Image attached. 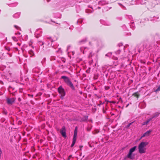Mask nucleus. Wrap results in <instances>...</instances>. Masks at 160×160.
Listing matches in <instances>:
<instances>
[{"mask_svg":"<svg viewBox=\"0 0 160 160\" xmlns=\"http://www.w3.org/2000/svg\"><path fill=\"white\" fill-rule=\"evenodd\" d=\"M47 39L49 40L51 42V44L50 46L52 47H54L55 45H57L56 44H52V43L55 42L57 40V38H54L52 37H47Z\"/></svg>","mask_w":160,"mask_h":160,"instance_id":"39448f33","label":"nucleus"},{"mask_svg":"<svg viewBox=\"0 0 160 160\" xmlns=\"http://www.w3.org/2000/svg\"><path fill=\"white\" fill-rule=\"evenodd\" d=\"M136 148H137V146H134L133 148H131L129 150V151L132 152H133L135 150Z\"/></svg>","mask_w":160,"mask_h":160,"instance_id":"ddd939ff","label":"nucleus"},{"mask_svg":"<svg viewBox=\"0 0 160 160\" xmlns=\"http://www.w3.org/2000/svg\"><path fill=\"white\" fill-rule=\"evenodd\" d=\"M12 38V39L15 42H17L18 41V39L15 37H13Z\"/></svg>","mask_w":160,"mask_h":160,"instance_id":"f3484780","label":"nucleus"},{"mask_svg":"<svg viewBox=\"0 0 160 160\" xmlns=\"http://www.w3.org/2000/svg\"><path fill=\"white\" fill-rule=\"evenodd\" d=\"M14 27L18 30H21L20 28L17 25H14Z\"/></svg>","mask_w":160,"mask_h":160,"instance_id":"a211bd4d","label":"nucleus"},{"mask_svg":"<svg viewBox=\"0 0 160 160\" xmlns=\"http://www.w3.org/2000/svg\"><path fill=\"white\" fill-rule=\"evenodd\" d=\"M122 43H119L118 44V46L119 47H120V46H122Z\"/></svg>","mask_w":160,"mask_h":160,"instance_id":"bb28decb","label":"nucleus"},{"mask_svg":"<svg viewBox=\"0 0 160 160\" xmlns=\"http://www.w3.org/2000/svg\"><path fill=\"white\" fill-rule=\"evenodd\" d=\"M92 56V52H91L89 53V54L88 56V58H90Z\"/></svg>","mask_w":160,"mask_h":160,"instance_id":"4be33fe9","label":"nucleus"},{"mask_svg":"<svg viewBox=\"0 0 160 160\" xmlns=\"http://www.w3.org/2000/svg\"><path fill=\"white\" fill-rule=\"evenodd\" d=\"M105 101H106V100H105ZM107 101L108 102H110V101H109L108 100H107Z\"/></svg>","mask_w":160,"mask_h":160,"instance_id":"a19ab883","label":"nucleus"},{"mask_svg":"<svg viewBox=\"0 0 160 160\" xmlns=\"http://www.w3.org/2000/svg\"><path fill=\"white\" fill-rule=\"evenodd\" d=\"M15 49H16V50H18V48H15Z\"/></svg>","mask_w":160,"mask_h":160,"instance_id":"4c0bfd02","label":"nucleus"},{"mask_svg":"<svg viewBox=\"0 0 160 160\" xmlns=\"http://www.w3.org/2000/svg\"><path fill=\"white\" fill-rule=\"evenodd\" d=\"M33 95H32L31 97H33Z\"/></svg>","mask_w":160,"mask_h":160,"instance_id":"3c124183","label":"nucleus"},{"mask_svg":"<svg viewBox=\"0 0 160 160\" xmlns=\"http://www.w3.org/2000/svg\"><path fill=\"white\" fill-rule=\"evenodd\" d=\"M58 91L59 93L61 95L60 98L62 99L66 94V93L64 89L61 86L58 89Z\"/></svg>","mask_w":160,"mask_h":160,"instance_id":"7ed1b4c3","label":"nucleus"},{"mask_svg":"<svg viewBox=\"0 0 160 160\" xmlns=\"http://www.w3.org/2000/svg\"><path fill=\"white\" fill-rule=\"evenodd\" d=\"M61 79H63L64 82L72 90H75V87L69 77L65 76H62L61 77Z\"/></svg>","mask_w":160,"mask_h":160,"instance_id":"f257e3e1","label":"nucleus"},{"mask_svg":"<svg viewBox=\"0 0 160 160\" xmlns=\"http://www.w3.org/2000/svg\"><path fill=\"white\" fill-rule=\"evenodd\" d=\"M29 52L30 54L33 56L34 54V53L33 52V51L32 50H30L29 51Z\"/></svg>","mask_w":160,"mask_h":160,"instance_id":"2eb2a0df","label":"nucleus"},{"mask_svg":"<svg viewBox=\"0 0 160 160\" xmlns=\"http://www.w3.org/2000/svg\"><path fill=\"white\" fill-rule=\"evenodd\" d=\"M152 131V130H149L148 131H147L142 136L141 138L145 136H149L150 135Z\"/></svg>","mask_w":160,"mask_h":160,"instance_id":"1a4fd4ad","label":"nucleus"},{"mask_svg":"<svg viewBox=\"0 0 160 160\" xmlns=\"http://www.w3.org/2000/svg\"><path fill=\"white\" fill-rule=\"evenodd\" d=\"M15 99L14 98H8L7 99V103L8 104L11 105L14 102Z\"/></svg>","mask_w":160,"mask_h":160,"instance_id":"6e6552de","label":"nucleus"},{"mask_svg":"<svg viewBox=\"0 0 160 160\" xmlns=\"http://www.w3.org/2000/svg\"><path fill=\"white\" fill-rule=\"evenodd\" d=\"M159 113L158 112H156L154 114V115L152 116L151 118L152 119L153 118H155V117L158 116Z\"/></svg>","mask_w":160,"mask_h":160,"instance_id":"4468645a","label":"nucleus"},{"mask_svg":"<svg viewBox=\"0 0 160 160\" xmlns=\"http://www.w3.org/2000/svg\"><path fill=\"white\" fill-rule=\"evenodd\" d=\"M134 122H133L131 123H129L128 124L130 125V126L132 125V123H133Z\"/></svg>","mask_w":160,"mask_h":160,"instance_id":"7c9ffc66","label":"nucleus"},{"mask_svg":"<svg viewBox=\"0 0 160 160\" xmlns=\"http://www.w3.org/2000/svg\"><path fill=\"white\" fill-rule=\"evenodd\" d=\"M156 34L157 36H159V34L158 33H156Z\"/></svg>","mask_w":160,"mask_h":160,"instance_id":"e433bc0d","label":"nucleus"},{"mask_svg":"<svg viewBox=\"0 0 160 160\" xmlns=\"http://www.w3.org/2000/svg\"><path fill=\"white\" fill-rule=\"evenodd\" d=\"M160 91V86L155 90V92H157Z\"/></svg>","mask_w":160,"mask_h":160,"instance_id":"412c9836","label":"nucleus"},{"mask_svg":"<svg viewBox=\"0 0 160 160\" xmlns=\"http://www.w3.org/2000/svg\"><path fill=\"white\" fill-rule=\"evenodd\" d=\"M40 42L42 43L41 44H40L41 45H42L44 44V43L43 42Z\"/></svg>","mask_w":160,"mask_h":160,"instance_id":"2f4dec72","label":"nucleus"},{"mask_svg":"<svg viewBox=\"0 0 160 160\" xmlns=\"http://www.w3.org/2000/svg\"><path fill=\"white\" fill-rule=\"evenodd\" d=\"M129 104H128L127 106H126V107H127L128 106Z\"/></svg>","mask_w":160,"mask_h":160,"instance_id":"c03bdc74","label":"nucleus"},{"mask_svg":"<svg viewBox=\"0 0 160 160\" xmlns=\"http://www.w3.org/2000/svg\"><path fill=\"white\" fill-rule=\"evenodd\" d=\"M51 22H53L54 23H56L57 24H59V25H60V23H57V22H56L54 21H53L52 20H51Z\"/></svg>","mask_w":160,"mask_h":160,"instance_id":"b1692460","label":"nucleus"},{"mask_svg":"<svg viewBox=\"0 0 160 160\" xmlns=\"http://www.w3.org/2000/svg\"><path fill=\"white\" fill-rule=\"evenodd\" d=\"M106 56H108V54H106Z\"/></svg>","mask_w":160,"mask_h":160,"instance_id":"37998d69","label":"nucleus"},{"mask_svg":"<svg viewBox=\"0 0 160 160\" xmlns=\"http://www.w3.org/2000/svg\"><path fill=\"white\" fill-rule=\"evenodd\" d=\"M103 112L104 113H105V111H104V108H103Z\"/></svg>","mask_w":160,"mask_h":160,"instance_id":"f704fd0d","label":"nucleus"},{"mask_svg":"<svg viewBox=\"0 0 160 160\" xmlns=\"http://www.w3.org/2000/svg\"><path fill=\"white\" fill-rule=\"evenodd\" d=\"M118 58L117 57H114L113 59L117 60L118 59Z\"/></svg>","mask_w":160,"mask_h":160,"instance_id":"cd10ccee","label":"nucleus"},{"mask_svg":"<svg viewBox=\"0 0 160 160\" xmlns=\"http://www.w3.org/2000/svg\"><path fill=\"white\" fill-rule=\"evenodd\" d=\"M158 0L159 2V3H160V0Z\"/></svg>","mask_w":160,"mask_h":160,"instance_id":"79ce46f5","label":"nucleus"},{"mask_svg":"<svg viewBox=\"0 0 160 160\" xmlns=\"http://www.w3.org/2000/svg\"><path fill=\"white\" fill-rule=\"evenodd\" d=\"M82 147H83V146H79V148H80L81 150V148Z\"/></svg>","mask_w":160,"mask_h":160,"instance_id":"473e14b6","label":"nucleus"},{"mask_svg":"<svg viewBox=\"0 0 160 160\" xmlns=\"http://www.w3.org/2000/svg\"><path fill=\"white\" fill-rule=\"evenodd\" d=\"M77 132H78L77 128V127H76L74 130V135H73V138L72 142V144H71V147H72L74 146V144L75 143V142H76V140L77 139Z\"/></svg>","mask_w":160,"mask_h":160,"instance_id":"20e7f679","label":"nucleus"},{"mask_svg":"<svg viewBox=\"0 0 160 160\" xmlns=\"http://www.w3.org/2000/svg\"><path fill=\"white\" fill-rule=\"evenodd\" d=\"M3 113L5 115H7V112L5 111H4L3 112Z\"/></svg>","mask_w":160,"mask_h":160,"instance_id":"a878e982","label":"nucleus"},{"mask_svg":"<svg viewBox=\"0 0 160 160\" xmlns=\"http://www.w3.org/2000/svg\"><path fill=\"white\" fill-rule=\"evenodd\" d=\"M110 102H111L113 103H116L114 101Z\"/></svg>","mask_w":160,"mask_h":160,"instance_id":"c756f323","label":"nucleus"},{"mask_svg":"<svg viewBox=\"0 0 160 160\" xmlns=\"http://www.w3.org/2000/svg\"><path fill=\"white\" fill-rule=\"evenodd\" d=\"M17 44H18V45L19 46H20V45H21V43H17Z\"/></svg>","mask_w":160,"mask_h":160,"instance_id":"72a5a7b5","label":"nucleus"},{"mask_svg":"<svg viewBox=\"0 0 160 160\" xmlns=\"http://www.w3.org/2000/svg\"><path fill=\"white\" fill-rule=\"evenodd\" d=\"M80 93H81V94H82V92H80Z\"/></svg>","mask_w":160,"mask_h":160,"instance_id":"8fccbe9b","label":"nucleus"},{"mask_svg":"<svg viewBox=\"0 0 160 160\" xmlns=\"http://www.w3.org/2000/svg\"><path fill=\"white\" fill-rule=\"evenodd\" d=\"M159 65H160V62H159Z\"/></svg>","mask_w":160,"mask_h":160,"instance_id":"de8ad7c7","label":"nucleus"},{"mask_svg":"<svg viewBox=\"0 0 160 160\" xmlns=\"http://www.w3.org/2000/svg\"><path fill=\"white\" fill-rule=\"evenodd\" d=\"M132 95L135 97H136L138 98L139 96H140V94H139L138 92H136L132 94Z\"/></svg>","mask_w":160,"mask_h":160,"instance_id":"f8f14e48","label":"nucleus"},{"mask_svg":"<svg viewBox=\"0 0 160 160\" xmlns=\"http://www.w3.org/2000/svg\"><path fill=\"white\" fill-rule=\"evenodd\" d=\"M130 127V125L128 124L127 126H126L125 128L128 129Z\"/></svg>","mask_w":160,"mask_h":160,"instance_id":"393cba45","label":"nucleus"},{"mask_svg":"<svg viewBox=\"0 0 160 160\" xmlns=\"http://www.w3.org/2000/svg\"><path fill=\"white\" fill-rule=\"evenodd\" d=\"M69 157H70V158H71V156H69Z\"/></svg>","mask_w":160,"mask_h":160,"instance_id":"49530a36","label":"nucleus"},{"mask_svg":"<svg viewBox=\"0 0 160 160\" xmlns=\"http://www.w3.org/2000/svg\"><path fill=\"white\" fill-rule=\"evenodd\" d=\"M110 88L109 86H105V89L106 90H108Z\"/></svg>","mask_w":160,"mask_h":160,"instance_id":"5701e85b","label":"nucleus"},{"mask_svg":"<svg viewBox=\"0 0 160 160\" xmlns=\"http://www.w3.org/2000/svg\"><path fill=\"white\" fill-rule=\"evenodd\" d=\"M5 49L7 50L8 51H10V49L9 47H8L7 46L5 47Z\"/></svg>","mask_w":160,"mask_h":160,"instance_id":"dca6fc26","label":"nucleus"},{"mask_svg":"<svg viewBox=\"0 0 160 160\" xmlns=\"http://www.w3.org/2000/svg\"><path fill=\"white\" fill-rule=\"evenodd\" d=\"M18 100L19 101V102H20L21 101V99L20 98H18Z\"/></svg>","mask_w":160,"mask_h":160,"instance_id":"c85d7f7f","label":"nucleus"},{"mask_svg":"<svg viewBox=\"0 0 160 160\" xmlns=\"http://www.w3.org/2000/svg\"><path fill=\"white\" fill-rule=\"evenodd\" d=\"M70 159V157H69L68 158V160H69Z\"/></svg>","mask_w":160,"mask_h":160,"instance_id":"c9c22d12","label":"nucleus"},{"mask_svg":"<svg viewBox=\"0 0 160 160\" xmlns=\"http://www.w3.org/2000/svg\"><path fill=\"white\" fill-rule=\"evenodd\" d=\"M148 142H142L138 147L139 153L140 154L144 153L146 152V149L145 148L148 144Z\"/></svg>","mask_w":160,"mask_h":160,"instance_id":"f03ea898","label":"nucleus"},{"mask_svg":"<svg viewBox=\"0 0 160 160\" xmlns=\"http://www.w3.org/2000/svg\"><path fill=\"white\" fill-rule=\"evenodd\" d=\"M60 133L63 137L66 138L67 137L66 129L65 126L62 127V129L60 130Z\"/></svg>","mask_w":160,"mask_h":160,"instance_id":"423d86ee","label":"nucleus"},{"mask_svg":"<svg viewBox=\"0 0 160 160\" xmlns=\"http://www.w3.org/2000/svg\"><path fill=\"white\" fill-rule=\"evenodd\" d=\"M98 9H100V8H100V7H98Z\"/></svg>","mask_w":160,"mask_h":160,"instance_id":"58836bf2","label":"nucleus"},{"mask_svg":"<svg viewBox=\"0 0 160 160\" xmlns=\"http://www.w3.org/2000/svg\"><path fill=\"white\" fill-rule=\"evenodd\" d=\"M86 39H84L82 40H81L79 42V43H81L82 42H86Z\"/></svg>","mask_w":160,"mask_h":160,"instance_id":"aec40b11","label":"nucleus"},{"mask_svg":"<svg viewBox=\"0 0 160 160\" xmlns=\"http://www.w3.org/2000/svg\"><path fill=\"white\" fill-rule=\"evenodd\" d=\"M88 119V116H85L81 119V121L82 122H87Z\"/></svg>","mask_w":160,"mask_h":160,"instance_id":"9b49d317","label":"nucleus"},{"mask_svg":"<svg viewBox=\"0 0 160 160\" xmlns=\"http://www.w3.org/2000/svg\"><path fill=\"white\" fill-rule=\"evenodd\" d=\"M69 157H70V158H71V156H69Z\"/></svg>","mask_w":160,"mask_h":160,"instance_id":"a18cd8bd","label":"nucleus"},{"mask_svg":"<svg viewBox=\"0 0 160 160\" xmlns=\"http://www.w3.org/2000/svg\"><path fill=\"white\" fill-rule=\"evenodd\" d=\"M152 120V119L151 118H150L149 119H148L146 121L143 122L142 123V125L143 126L147 125L148 123L150 122V121H151Z\"/></svg>","mask_w":160,"mask_h":160,"instance_id":"9d476101","label":"nucleus"},{"mask_svg":"<svg viewBox=\"0 0 160 160\" xmlns=\"http://www.w3.org/2000/svg\"><path fill=\"white\" fill-rule=\"evenodd\" d=\"M132 152L129 151L128 154L127 155V156H126V158H129L131 160L133 159L134 158L135 155L134 154H132Z\"/></svg>","mask_w":160,"mask_h":160,"instance_id":"0eeeda50","label":"nucleus"},{"mask_svg":"<svg viewBox=\"0 0 160 160\" xmlns=\"http://www.w3.org/2000/svg\"><path fill=\"white\" fill-rule=\"evenodd\" d=\"M100 103L99 104H98V106H100L101 105L103 104L104 103V102H102L101 101H100Z\"/></svg>","mask_w":160,"mask_h":160,"instance_id":"6ab92c4d","label":"nucleus"},{"mask_svg":"<svg viewBox=\"0 0 160 160\" xmlns=\"http://www.w3.org/2000/svg\"><path fill=\"white\" fill-rule=\"evenodd\" d=\"M47 2H48L50 0H47Z\"/></svg>","mask_w":160,"mask_h":160,"instance_id":"ea45409f","label":"nucleus"},{"mask_svg":"<svg viewBox=\"0 0 160 160\" xmlns=\"http://www.w3.org/2000/svg\"><path fill=\"white\" fill-rule=\"evenodd\" d=\"M20 33H18V34L20 35Z\"/></svg>","mask_w":160,"mask_h":160,"instance_id":"09e8293b","label":"nucleus"}]
</instances>
